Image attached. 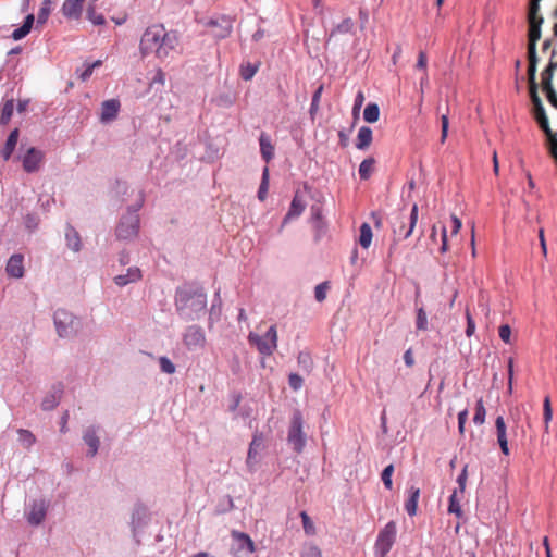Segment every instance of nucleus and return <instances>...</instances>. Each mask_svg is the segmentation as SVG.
<instances>
[{
	"label": "nucleus",
	"instance_id": "18",
	"mask_svg": "<svg viewBox=\"0 0 557 557\" xmlns=\"http://www.w3.org/2000/svg\"><path fill=\"white\" fill-rule=\"evenodd\" d=\"M100 428L98 425H89L83 434V441L88 446L87 457H95L100 447V438L98 436Z\"/></svg>",
	"mask_w": 557,
	"mask_h": 557
},
{
	"label": "nucleus",
	"instance_id": "55",
	"mask_svg": "<svg viewBox=\"0 0 557 557\" xmlns=\"http://www.w3.org/2000/svg\"><path fill=\"white\" fill-rule=\"evenodd\" d=\"M24 225L28 231L34 232L38 228L39 218L35 213H27L24 216Z\"/></svg>",
	"mask_w": 557,
	"mask_h": 557
},
{
	"label": "nucleus",
	"instance_id": "19",
	"mask_svg": "<svg viewBox=\"0 0 557 557\" xmlns=\"http://www.w3.org/2000/svg\"><path fill=\"white\" fill-rule=\"evenodd\" d=\"M121 109V102L119 99H109L101 103L100 122L108 124L117 117Z\"/></svg>",
	"mask_w": 557,
	"mask_h": 557
},
{
	"label": "nucleus",
	"instance_id": "64",
	"mask_svg": "<svg viewBox=\"0 0 557 557\" xmlns=\"http://www.w3.org/2000/svg\"><path fill=\"white\" fill-rule=\"evenodd\" d=\"M498 334H499L500 339L504 343H506V344L510 343V337H511V327H510V325H508V324L500 325L499 330H498Z\"/></svg>",
	"mask_w": 557,
	"mask_h": 557
},
{
	"label": "nucleus",
	"instance_id": "44",
	"mask_svg": "<svg viewBox=\"0 0 557 557\" xmlns=\"http://www.w3.org/2000/svg\"><path fill=\"white\" fill-rule=\"evenodd\" d=\"M485 418H486V409H485L483 399L480 398L476 400V404H475V413L473 417V422L476 425H481L485 422Z\"/></svg>",
	"mask_w": 557,
	"mask_h": 557
},
{
	"label": "nucleus",
	"instance_id": "51",
	"mask_svg": "<svg viewBox=\"0 0 557 557\" xmlns=\"http://www.w3.org/2000/svg\"><path fill=\"white\" fill-rule=\"evenodd\" d=\"M304 531L307 535H313L315 533V527L311 518L306 511L300 512Z\"/></svg>",
	"mask_w": 557,
	"mask_h": 557
},
{
	"label": "nucleus",
	"instance_id": "53",
	"mask_svg": "<svg viewBox=\"0 0 557 557\" xmlns=\"http://www.w3.org/2000/svg\"><path fill=\"white\" fill-rule=\"evenodd\" d=\"M234 508V500L230 495H226L216 506V513L222 515L231 511Z\"/></svg>",
	"mask_w": 557,
	"mask_h": 557
},
{
	"label": "nucleus",
	"instance_id": "62",
	"mask_svg": "<svg viewBox=\"0 0 557 557\" xmlns=\"http://www.w3.org/2000/svg\"><path fill=\"white\" fill-rule=\"evenodd\" d=\"M449 128V119L447 114H443L441 116V143L444 144Z\"/></svg>",
	"mask_w": 557,
	"mask_h": 557
},
{
	"label": "nucleus",
	"instance_id": "20",
	"mask_svg": "<svg viewBox=\"0 0 557 557\" xmlns=\"http://www.w3.org/2000/svg\"><path fill=\"white\" fill-rule=\"evenodd\" d=\"M5 272L10 277L22 278L24 276V257L21 253L12 255L5 265Z\"/></svg>",
	"mask_w": 557,
	"mask_h": 557
},
{
	"label": "nucleus",
	"instance_id": "27",
	"mask_svg": "<svg viewBox=\"0 0 557 557\" xmlns=\"http://www.w3.org/2000/svg\"><path fill=\"white\" fill-rule=\"evenodd\" d=\"M262 445V437L259 435H253L252 441L248 448L247 459H246V466L250 472L255 471V466L258 462L257 456H258V449Z\"/></svg>",
	"mask_w": 557,
	"mask_h": 557
},
{
	"label": "nucleus",
	"instance_id": "14",
	"mask_svg": "<svg viewBox=\"0 0 557 557\" xmlns=\"http://www.w3.org/2000/svg\"><path fill=\"white\" fill-rule=\"evenodd\" d=\"M305 209H306V202L301 198L299 191H296L292 199L289 209H288L287 213L285 214V216L283 218L282 224L278 228V233H282L284 227L292 220L299 218L304 213Z\"/></svg>",
	"mask_w": 557,
	"mask_h": 557
},
{
	"label": "nucleus",
	"instance_id": "39",
	"mask_svg": "<svg viewBox=\"0 0 557 557\" xmlns=\"http://www.w3.org/2000/svg\"><path fill=\"white\" fill-rule=\"evenodd\" d=\"M375 160L372 157L366 158L359 165L358 172L361 180H368L373 171Z\"/></svg>",
	"mask_w": 557,
	"mask_h": 557
},
{
	"label": "nucleus",
	"instance_id": "36",
	"mask_svg": "<svg viewBox=\"0 0 557 557\" xmlns=\"http://www.w3.org/2000/svg\"><path fill=\"white\" fill-rule=\"evenodd\" d=\"M373 237L370 224L362 223L360 226L359 244L362 248L368 249L371 245Z\"/></svg>",
	"mask_w": 557,
	"mask_h": 557
},
{
	"label": "nucleus",
	"instance_id": "12",
	"mask_svg": "<svg viewBox=\"0 0 557 557\" xmlns=\"http://www.w3.org/2000/svg\"><path fill=\"white\" fill-rule=\"evenodd\" d=\"M48 503L45 499H34L29 504V509L25 512L27 522L30 525H39L46 518Z\"/></svg>",
	"mask_w": 557,
	"mask_h": 557
},
{
	"label": "nucleus",
	"instance_id": "33",
	"mask_svg": "<svg viewBox=\"0 0 557 557\" xmlns=\"http://www.w3.org/2000/svg\"><path fill=\"white\" fill-rule=\"evenodd\" d=\"M222 313V298H221V290L218 288L214 293V297L209 310V321L210 325L214 322L219 321Z\"/></svg>",
	"mask_w": 557,
	"mask_h": 557
},
{
	"label": "nucleus",
	"instance_id": "16",
	"mask_svg": "<svg viewBox=\"0 0 557 557\" xmlns=\"http://www.w3.org/2000/svg\"><path fill=\"white\" fill-rule=\"evenodd\" d=\"M42 159L44 153L39 149L30 147L22 157V164L24 171L27 173L37 172L40 168Z\"/></svg>",
	"mask_w": 557,
	"mask_h": 557
},
{
	"label": "nucleus",
	"instance_id": "10",
	"mask_svg": "<svg viewBox=\"0 0 557 557\" xmlns=\"http://www.w3.org/2000/svg\"><path fill=\"white\" fill-rule=\"evenodd\" d=\"M183 343L188 350L205 347L206 334L202 327L195 324L187 326L183 334Z\"/></svg>",
	"mask_w": 557,
	"mask_h": 557
},
{
	"label": "nucleus",
	"instance_id": "30",
	"mask_svg": "<svg viewBox=\"0 0 557 557\" xmlns=\"http://www.w3.org/2000/svg\"><path fill=\"white\" fill-rule=\"evenodd\" d=\"M18 135H20V132L17 128H14L13 131L10 132L4 146L2 147V149L0 151V154L4 161H8L12 157V154L15 150L17 140H18Z\"/></svg>",
	"mask_w": 557,
	"mask_h": 557
},
{
	"label": "nucleus",
	"instance_id": "28",
	"mask_svg": "<svg viewBox=\"0 0 557 557\" xmlns=\"http://www.w3.org/2000/svg\"><path fill=\"white\" fill-rule=\"evenodd\" d=\"M65 242L69 249L78 252L82 249V239L79 233L70 223L65 227Z\"/></svg>",
	"mask_w": 557,
	"mask_h": 557
},
{
	"label": "nucleus",
	"instance_id": "47",
	"mask_svg": "<svg viewBox=\"0 0 557 557\" xmlns=\"http://www.w3.org/2000/svg\"><path fill=\"white\" fill-rule=\"evenodd\" d=\"M428 314L423 307L417 308V319H416V327L418 331H426L428 330Z\"/></svg>",
	"mask_w": 557,
	"mask_h": 557
},
{
	"label": "nucleus",
	"instance_id": "45",
	"mask_svg": "<svg viewBox=\"0 0 557 557\" xmlns=\"http://www.w3.org/2000/svg\"><path fill=\"white\" fill-rule=\"evenodd\" d=\"M258 70H259V63L252 64V63L248 62L247 64H243L240 66V77L244 81H250L256 75Z\"/></svg>",
	"mask_w": 557,
	"mask_h": 557
},
{
	"label": "nucleus",
	"instance_id": "58",
	"mask_svg": "<svg viewBox=\"0 0 557 557\" xmlns=\"http://www.w3.org/2000/svg\"><path fill=\"white\" fill-rule=\"evenodd\" d=\"M288 384L293 391H299L304 385V379L297 373L288 375Z\"/></svg>",
	"mask_w": 557,
	"mask_h": 557
},
{
	"label": "nucleus",
	"instance_id": "3",
	"mask_svg": "<svg viewBox=\"0 0 557 557\" xmlns=\"http://www.w3.org/2000/svg\"><path fill=\"white\" fill-rule=\"evenodd\" d=\"M145 203V193L139 191L138 200L127 207L124 214L121 215L119 223L115 227L116 238L120 240H133L138 236L140 228L139 210Z\"/></svg>",
	"mask_w": 557,
	"mask_h": 557
},
{
	"label": "nucleus",
	"instance_id": "7",
	"mask_svg": "<svg viewBox=\"0 0 557 557\" xmlns=\"http://www.w3.org/2000/svg\"><path fill=\"white\" fill-rule=\"evenodd\" d=\"M397 535V528L394 521L387 522L379 532L374 544L375 557H385L392 549Z\"/></svg>",
	"mask_w": 557,
	"mask_h": 557
},
{
	"label": "nucleus",
	"instance_id": "13",
	"mask_svg": "<svg viewBox=\"0 0 557 557\" xmlns=\"http://www.w3.org/2000/svg\"><path fill=\"white\" fill-rule=\"evenodd\" d=\"M148 509L143 504H136L131 518V528L133 536L137 543H139L138 533L148 523Z\"/></svg>",
	"mask_w": 557,
	"mask_h": 557
},
{
	"label": "nucleus",
	"instance_id": "23",
	"mask_svg": "<svg viewBox=\"0 0 557 557\" xmlns=\"http://www.w3.org/2000/svg\"><path fill=\"white\" fill-rule=\"evenodd\" d=\"M231 535L235 541L238 550L245 552L246 554L255 553V543L247 533L234 530Z\"/></svg>",
	"mask_w": 557,
	"mask_h": 557
},
{
	"label": "nucleus",
	"instance_id": "49",
	"mask_svg": "<svg viewBox=\"0 0 557 557\" xmlns=\"http://www.w3.org/2000/svg\"><path fill=\"white\" fill-rule=\"evenodd\" d=\"M543 419L545 423V430H548L549 422L553 419V409L550 405L549 396H546L543 401Z\"/></svg>",
	"mask_w": 557,
	"mask_h": 557
},
{
	"label": "nucleus",
	"instance_id": "43",
	"mask_svg": "<svg viewBox=\"0 0 557 557\" xmlns=\"http://www.w3.org/2000/svg\"><path fill=\"white\" fill-rule=\"evenodd\" d=\"M51 3L52 0H42L41 8L37 14V25H44L47 22L51 11Z\"/></svg>",
	"mask_w": 557,
	"mask_h": 557
},
{
	"label": "nucleus",
	"instance_id": "48",
	"mask_svg": "<svg viewBox=\"0 0 557 557\" xmlns=\"http://www.w3.org/2000/svg\"><path fill=\"white\" fill-rule=\"evenodd\" d=\"M322 92H323V85H320L314 90V92L312 95V99H311V103H310V108H309V113H310L311 117H313L319 110V103H320Z\"/></svg>",
	"mask_w": 557,
	"mask_h": 557
},
{
	"label": "nucleus",
	"instance_id": "46",
	"mask_svg": "<svg viewBox=\"0 0 557 557\" xmlns=\"http://www.w3.org/2000/svg\"><path fill=\"white\" fill-rule=\"evenodd\" d=\"M352 26V20L350 17H346L331 30V36H334L335 34H347L351 32Z\"/></svg>",
	"mask_w": 557,
	"mask_h": 557
},
{
	"label": "nucleus",
	"instance_id": "63",
	"mask_svg": "<svg viewBox=\"0 0 557 557\" xmlns=\"http://www.w3.org/2000/svg\"><path fill=\"white\" fill-rule=\"evenodd\" d=\"M363 101H364V95L362 91H358L356 97H355V101H354V106H352V114L355 117H358L359 115V111L363 104Z\"/></svg>",
	"mask_w": 557,
	"mask_h": 557
},
{
	"label": "nucleus",
	"instance_id": "42",
	"mask_svg": "<svg viewBox=\"0 0 557 557\" xmlns=\"http://www.w3.org/2000/svg\"><path fill=\"white\" fill-rule=\"evenodd\" d=\"M297 362L305 372H311L313 368V360L308 351H300L297 357Z\"/></svg>",
	"mask_w": 557,
	"mask_h": 557
},
{
	"label": "nucleus",
	"instance_id": "6",
	"mask_svg": "<svg viewBox=\"0 0 557 557\" xmlns=\"http://www.w3.org/2000/svg\"><path fill=\"white\" fill-rule=\"evenodd\" d=\"M248 341L253 344L258 351L263 356H271L277 347V331L275 325H271L263 335L250 332Z\"/></svg>",
	"mask_w": 557,
	"mask_h": 557
},
{
	"label": "nucleus",
	"instance_id": "29",
	"mask_svg": "<svg viewBox=\"0 0 557 557\" xmlns=\"http://www.w3.org/2000/svg\"><path fill=\"white\" fill-rule=\"evenodd\" d=\"M529 22V42H528V51H536V42L541 38V27L544 22V18H540L537 21H528Z\"/></svg>",
	"mask_w": 557,
	"mask_h": 557
},
{
	"label": "nucleus",
	"instance_id": "59",
	"mask_svg": "<svg viewBox=\"0 0 557 557\" xmlns=\"http://www.w3.org/2000/svg\"><path fill=\"white\" fill-rule=\"evenodd\" d=\"M467 479H468V465H465V467L462 468V470L460 471V473L458 474L457 480H456L458 487H459L458 492L460 494H463V492H465Z\"/></svg>",
	"mask_w": 557,
	"mask_h": 557
},
{
	"label": "nucleus",
	"instance_id": "4",
	"mask_svg": "<svg viewBox=\"0 0 557 557\" xmlns=\"http://www.w3.org/2000/svg\"><path fill=\"white\" fill-rule=\"evenodd\" d=\"M304 426V416L299 409H295L287 431V444L297 454H301L307 444V434Z\"/></svg>",
	"mask_w": 557,
	"mask_h": 557
},
{
	"label": "nucleus",
	"instance_id": "35",
	"mask_svg": "<svg viewBox=\"0 0 557 557\" xmlns=\"http://www.w3.org/2000/svg\"><path fill=\"white\" fill-rule=\"evenodd\" d=\"M380 119V107L375 102H369L363 111V120L367 123H375Z\"/></svg>",
	"mask_w": 557,
	"mask_h": 557
},
{
	"label": "nucleus",
	"instance_id": "15",
	"mask_svg": "<svg viewBox=\"0 0 557 557\" xmlns=\"http://www.w3.org/2000/svg\"><path fill=\"white\" fill-rule=\"evenodd\" d=\"M532 104H533V115L539 125V127L544 132L545 135H550V126L548 122V117L546 115L544 106L539 95L530 96Z\"/></svg>",
	"mask_w": 557,
	"mask_h": 557
},
{
	"label": "nucleus",
	"instance_id": "61",
	"mask_svg": "<svg viewBox=\"0 0 557 557\" xmlns=\"http://www.w3.org/2000/svg\"><path fill=\"white\" fill-rule=\"evenodd\" d=\"M301 557H322V553L318 546L310 544L304 547Z\"/></svg>",
	"mask_w": 557,
	"mask_h": 557
},
{
	"label": "nucleus",
	"instance_id": "24",
	"mask_svg": "<svg viewBox=\"0 0 557 557\" xmlns=\"http://www.w3.org/2000/svg\"><path fill=\"white\" fill-rule=\"evenodd\" d=\"M495 428L497 434V442L500 447L502 453L505 456L509 455V446L507 440V426L503 416H498L495 420Z\"/></svg>",
	"mask_w": 557,
	"mask_h": 557
},
{
	"label": "nucleus",
	"instance_id": "26",
	"mask_svg": "<svg viewBox=\"0 0 557 557\" xmlns=\"http://www.w3.org/2000/svg\"><path fill=\"white\" fill-rule=\"evenodd\" d=\"M260 153L265 163H269L275 153V148L271 141L270 135L262 132L259 136Z\"/></svg>",
	"mask_w": 557,
	"mask_h": 557
},
{
	"label": "nucleus",
	"instance_id": "5",
	"mask_svg": "<svg viewBox=\"0 0 557 557\" xmlns=\"http://www.w3.org/2000/svg\"><path fill=\"white\" fill-rule=\"evenodd\" d=\"M418 216L419 209L417 203L412 206L409 216H406L403 212H398L392 223L394 235L399 239L409 238L417 225Z\"/></svg>",
	"mask_w": 557,
	"mask_h": 557
},
{
	"label": "nucleus",
	"instance_id": "52",
	"mask_svg": "<svg viewBox=\"0 0 557 557\" xmlns=\"http://www.w3.org/2000/svg\"><path fill=\"white\" fill-rule=\"evenodd\" d=\"M393 473H394V465H392V463L386 466L382 471L381 479H382L383 484L386 490L393 488V481H392Z\"/></svg>",
	"mask_w": 557,
	"mask_h": 557
},
{
	"label": "nucleus",
	"instance_id": "37",
	"mask_svg": "<svg viewBox=\"0 0 557 557\" xmlns=\"http://www.w3.org/2000/svg\"><path fill=\"white\" fill-rule=\"evenodd\" d=\"M269 168L264 166L262 170L261 182L257 193V197L260 201H264L269 190Z\"/></svg>",
	"mask_w": 557,
	"mask_h": 557
},
{
	"label": "nucleus",
	"instance_id": "56",
	"mask_svg": "<svg viewBox=\"0 0 557 557\" xmlns=\"http://www.w3.org/2000/svg\"><path fill=\"white\" fill-rule=\"evenodd\" d=\"M329 287V282H322L315 286L314 298L317 301L322 302L323 300H325Z\"/></svg>",
	"mask_w": 557,
	"mask_h": 557
},
{
	"label": "nucleus",
	"instance_id": "50",
	"mask_svg": "<svg viewBox=\"0 0 557 557\" xmlns=\"http://www.w3.org/2000/svg\"><path fill=\"white\" fill-rule=\"evenodd\" d=\"M87 18L97 26H101L106 23V18L101 13H97L94 5H89L87 9Z\"/></svg>",
	"mask_w": 557,
	"mask_h": 557
},
{
	"label": "nucleus",
	"instance_id": "11",
	"mask_svg": "<svg viewBox=\"0 0 557 557\" xmlns=\"http://www.w3.org/2000/svg\"><path fill=\"white\" fill-rule=\"evenodd\" d=\"M310 223L314 231V239H322L327 232V223L323 216V208L321 205L313 203L310 207Z\"/></svg>",
	"mask_w": 557,
	"mask_h": 557
},
{
	"label": "nucleus",
	"instance_id": "38",
	"mask_svg": "<svg viewBox=\"0 0 557 557\" xmlns=\"http://www.w3.org/2000/svg\"><path fill=\"white\" fill-rule=\"evenodd\" d=\"M14 109V101L13 99H8L3 102L1 110H0V124L5 125L9 123V121L12 117Z\"/></svg>",
	"mask_w": 557,
	"mask_h": 557
},
{
	"label": "nucleus",
	"instance_id": "31",
	"mask_svg": "<svg viewBox=\"0 0 557 557\" xmlns=\"http://www.w3.org/2000/svg\"><path fill=\"white\" fill-rule=\"evenodd\" d=\"M373 139V132L369 126H361L358 131L356 148L366 150L369 148Z\"/></svg>",
	"mask_w": 557,
	"mask_h": 557
},
{
	"label": "nucleus",
	"instance_id": "1",
	"mask_svg": "<svg viewBox=\"0 0 557 557\" xmlns=\"http://www.w3.org/2000/svg\"><path fill=\"white\" fill-rule=\"evenodd\" d=\"M178 45V35L174 30H166L162 24L148 26L139 40L141 58L154 55L159 60L166 59Z\"/></svg>",
	"mask_w": 557,
	"mask_h": 557
},
{
	"label": "nucleus",
	"instance_id": "9",
	"mask_svg": "<svg viewBox=\"0 0 557 557\" xmlns=\"http://www.w3.org/2000/svg\"><path fill=\"white\" fill-rule=\"evenodd\" d=\"M233 23H234L233 17H231L230 15H226V14H222L216 17L210 18L206 23V26L213 29L212 36L216 40H222V39L230 37V35L232 34Z\"/></svg>",
	"mask_w": 557,
	"mask_h": 557
},
{
	"label": "nucleus",
	"instance_id": "2",
	"mask_svg": "<svg viewBox=\"0 0 557 557\" xmlns=\"http://www.w3.org/2000/svg\"><path fill=\"white\" fill-rule=\"evenodd\" d=\"M207 308V294L202 287H177L175 292V309L184 321L200 318Z\"/></svg>",
	"mask_w": 557,
	"mask_h": 557
},
{
	"label": "nucleus",
	"instance_id": "40",
	"mask_svg": "<svg viewBox=\"0 0 557 557\" xmlns=\"http://www.w3.org/2000/svg\"><path fill=\"white\" fill-rule=\"evenodd\" d=\"M458 490H454L449 496L448 512L456 515L458 518L462 516V509L458 499Z\"/></svg>",
	"mask_w": 557,
	"mask_h": 557
},
{
	"label": "nucleus",
	"instance_id": "25",
	"mask_svg": "<svg viewBox=\"0 0 557 557\" xmlns=\"http://www.w3.org/2000/svg\"><path fill=\"white\" fill-rule=\"evenodd\" d=\"M141 277V270L137 267H131L125 274L116 275L113 280L119 287H124L131 283L138 282Z\"/></svg>",
	"mask_w": 557,
	"mask_h": 557
},
{
	"label": "nucleus",
	"instance_id": "60",
	"mask_svg": "<svg viewBox=\"0 0 557 557\" xmlns=\"http://www.w3.org/2000/svg\"><path fill=\"white\" fill-rule=\"evenodd\" d=\"M539 12H540V3L530 1L529 10H528V21H537L540 18H543V16H541L539 14Z\"/></svg>",
	"mask_w": 557,
	"mask_h": 557
},
{
	"label": "nucleus",
	"instance_id": "34",
	"mask_svg": "<svg viewBox=\"0 0 557 557\" xmlns=\"http://www.w3.org/2000/svg\"><path fill=\"white\" fill-rule=\"evenodd\" d=\"M409 496L405 503V510L408 516L413 517L417 513L418 500L420 497V488L411 486L408 491Z\"/></svg>",
	"mask_w": 557,
	"mask_h": 557
},
{
	"label": "nucleus",
	"instance_id": "54",
	"mask_svg": "<svg viewBox=\"0 0 557 557\" xmlns=\"http://www.w3.org/2000/svg\"><path fill=\"white\" fill-rule=\"evenodd\" d=\"M159 364L163 373L173 374L176 371L175 364L166 356H162L159 358Z\"/></svg>",
	"mask_w": 557,
	"mask_h": 557
},
{
	"label": "nucleus",
	"instance_id": "57",
	"mask_svg": "<svg viewBox=\"0 0 557 557\" xmlns=\"http://www.w3.org/2000/svg\"><path fill=\"white\" fill-rule=\"evenodd\" d=\"M554 72L555 71L552 70L548 65L542 72V88H543V90L553 87L552 81H553Z\"/></svg>",
	"mask_w": 557,
	"mask_h": 557
},
{
	"label": "nucleus",
	"instance_id": "17",
	"mask_svg": "<svg viewBox=\"0 0 557 557\" xmlns=\"http://www.w3.org/2000/svg\"><path fill=\"white\" fill-rule=\"evenodd\" d=\"M63 392H64V386L61 382L53 384L50 393L47 394L41 401V405H40L41 409L44 411H51L55 407H58L61 401Z\"/></svg>",
	"mask_w": 557,
	"mask_h": 557
},
{
	"label": "nucleus",
	"instance_id": "32",
	"mask_svg": "<svg viewBox=\"0 0 557 557\" xmlns=\"http://www.w3.org/2000/svg\"><path fill=\"white\" fill-rule=\"evenodd\" d=\"M34 22H35L34 14L26 15L22 26L17 27L16 29H14L12 32V34H11L12 39L17 41V40H21L24 37H26L30 33Z\"/></svg>",
	"mask_w": 557,
	"mask_h": 557
},
{
	"label": "nucleus",
	"instance_id": "22",
	"mask_svg": "<svg viewBox=\"0 0 557 557\" xmlns=\"http://www.w3.org/2000/svg\"><path fill=\"white\" fill-rule=\"evenodd\" d=\"M528 78H529V92L531 95H537V83L535 81L536 66H537V54L536 51H528Z\"/></svg>",
	"mask_w": 557,
	"mask_h": 557
},
{
	"label": "nucleus",
	"instance_id": "21",
	"mask_svg": "<svg viewBox=\"0 0 557 557\" xmlns=\"http://www.w3.org/2000/svg\"><path fill=\"white\" fill-rule=\"evenodd\" d=\"M85 0H65L61 11L64 17L69 20H78L83 12Z\"/></svg>",
	"mask_w": 557,
	"mask_h": 557
},
{
	"label": "nucleus",
	"instance_id": "8",
	"mask_svg": "<svg viewBox=\"0 0 557 557\" xmlns=\"http://www.w3.org/2000/svg\"><path fill=\"white\" fill-rule=\"evenodd\" d=\"M53 323L58 335L66 338L75 333L77 319L65 309H57L53 313Z\"/></svg>",
	"mask_w": 557,
	"mask_h": 557
},
{
	"label": "nucleus",
	"instance_id": "41",
	"mask_svg": "<svg viewBox=\"0 0 557 557\" xmlns=\"http://www.w3.org/2000/svg\"><path fill=\"white\" fill-rule=\"evenodd\" d=\"M18 442L26 448H30L36 443L35 435L26 429L17 430Z\"/></svg>",
	"mask_w": 557,
	"mask_h": 557
}]
</instances>
